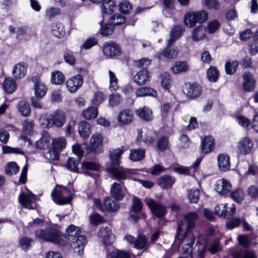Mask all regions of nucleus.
I'll list each match as a JSON object with an SVG mask.
<instances>
[{
    "label": "nucleus",
    "instance_id": "69168bd1",
    "mask_svg": "<svg viewBox=\"0 0 258 258\" xmlns=\"http://www.w3.org/2000/svg\"><path fill=\"white\" fill-rule=\"evenodd\" d=\"M82 85V82H66L68 90L71 93L75 92Z\"/></svg>",
    "mask_w": 258,
    "mask_h": 258
},
{
    "label": "nucleus",
    "instance_id": "423d86ee",
    "mask_svg": "<svg viewBox=\"0 0 258 258\" xmlns=\"http://www.w3.org/2000/svg\"><path fill=\"white\" fill-rule=\"evenodd\" d=\"M18 200L24 208L34 209L36 207V196L29 190L21 192L19 196Z\"/></svg>",
    "mask_w": 258,
    "mask_h": 258
},
{
    "label": "nucleus",
    "instance_id": "052dcab7",
    "mask_svg": "<svg viewBox=\"0 0 258 258\" xmlns=\"http://www.w3.org/2000/svg\"><path fill=\"white\" fill-rule=\"evenodd\" d=\"M149 77V72L147 70L143 69L138 72L134 76L133 81H147Z\"/></svg>",
    "mask_w": 258,
    "mask_h": 258
},
{
    "label": "nucleus",
    "instance_id": "09e8293b",
    "mask_svg": "<svg viewBox=\"0 0 258 258\" xmlns=\"http://www.w3.org/2000/svg\"><path fill=\"white\" fill-rule=\"evenodd\" d=\"M231 197L236 202H241L244 199V193L241 188H237L231 192Z\"/></svg>",
    "mask_w": 258,
    "mask_h": 258
},
{
    "label": "nucleus",
    "instance_id": "c9c22d12",
    "mask_svg": "<svg viewBox=\"0 0 258 258\" xmlns=\"http://www.w3.org/2000/svg\"><path fill=\"white\" fill-rule=\"evenodd\" d=\"M240 165L243 166L244 167H241L238 169V170L240 172H243L246 175H254L258 171L257 167L253 165H248V170H246V167L248 165V163L246 161L242 162Z\"/></svg>",
    "mask_w": 258,
    "mask_h": 258
},
{
    "label": "nucleus",
    "instance_id": "bb28decb",
    "mask_svg": "<svg viewBox=\"0 0 258 258\" xmlns=\"http://www.w3.org/2000/svg\"><path fill=\"white\" fill-rule=\"evenodd\" d=\"M183 31L184 29L181 25L175 26L170 32V38L168 40V45H171L173 42L178 39Z\"/></svg>",
    "mask_w": 258,
    "mask_h": 258
},
{
    "label": "nucleus",
    "instance_id": "412c9836",
    "mask_svg": "<svg viewBox=\"0 0 258 258\" xmlns=\"http://www.w3.org/2000/svg\"><path fill=\"white\" fill-rule=\"evenodd\" d=\"M134 119V114L132 110L125 109L120 112L117 116V121L120 125H126Z\"/></svg>",
    "mask_w": 258,
    "mask_h": 258
},
{
    "label": "nucleus",
    "instance_id": "4d7b16f0",
    "mask_svg": "<svg viewBox=\"0 0 258 258\" xmlns=\"http://www.w3.org/2000/svg\"><path fill=\"white\" fill-rule=\"evenodd\" d=\"M199 197L200 191L198 189H191L188 192V199L190 203H197Z\"/></svg>",
    "mask_w": 258,
    "mask_h": 258
},
{
    "label": "nucleus",
    "instance_id": "0eeeda50",
    "mask_svg": "<svg viewBox=\"0 0 258 258\" xmlns=\"http://www.w3.org/2000/svg\"><path fill=\"white\" fill-rule=\"evenodd\" d=\"M108 170L113 175V177L118 180H124L130 177V175L135 173V170L122 167L110 165L108 167Z\"/></svg>",
    "mask_w": 258,
    "mask_h": 258
},
{
    "label": "nucleus",
    "instance_id": "72a5a7b5",
    "mask_svg": "<svg viewBox=\"0 0 258 258\" xmlns=\"http://www.w3.org/2000/svg\"><path fill=\"white\" fill-rule=\"evenodd\" d=\"M174 182L175 179L169 175H164L158 179L159 185L164 189L170 188Z\"/></svg>",
    "mask_w": 258,
    "mask_h": 258
},
{
    "label": "nucleus",
    "instance_id": "3c124183",
    "mask_svg": "<svg viewBox=\"0 0 258 258\" xmlns=\"http://www.w3.org/2000/svg\"><path fill=\"white\" fill-rule=\"evenodd\" d=\"M19 171V167L16 162H11L8 163L6 167V172L8 175L16 174Z\"/></svg>",
    "mask_w": 258,
    "mask_h": 258
},
{
    "label": "nucleus",
    "instance_id": "6e6552de",
    "mask_svg": "<svg viewBox=\"0 0 258 258\" xmlns=\"http://www.w3.org/2000/svg\"><path fill=\"white\" fill-rule=\"evenodd\" d=\"M178 234V237L180 239H182V241L180 244L181 251L184 253L188 254H191L192 246L194 242L195 237L191 232H186L185 234L180 236Z\"/></svg>",
    "mask_w": 258,
    "mask_h": 258
},
{
    "label": "nucleus",
    "instance_id": "f257e3e1",
    "mask_svg": "<svg viewBox=\"0 0 258 258\" xmlns=\"http://www.w3.org/2000/svg\"><path fill=\"white\" fill-rule=\"evenodd\" d=\"M67 121L64 112L61 110H56L50 114H42L39 118L40 125L44 128H50L53 127L60 128Z\"/></svg>",
    "mask_w": 258,
    "mask_h": 258
},
{
    "label": "nucleus",
    "instance_id": "9d476101",
    "mask_svg": "<svg viewBox=\"0 0 258 258\" xmlns=\"http://www.w3.org/2000/svg\"><path fill=\"white\" fill-rule=\"evenodd\" d=\"M182 91L188 97L194 98L200 95L202 89L196 82H186L182 87Z\"/></svg>",
    "mask_w": 258,
    "mask_h": 258
},
{
    "label": "nucleus",
    "instance_id": "a18cd8bd",
    "mask_svg": "<svg viewBox=\"0 0 258 258\" xmlns=\"http://www.w3.org/2000/svg\"><path fill=\"white\" fill-rule=\"evenodd\" d=\"M103 19L99 22L100 34L102 36H107L113 32L112 25L111 23L103 24Z\"/></svg>",
    "mask_w": 258,
    "mask_h": 258
},
{
    "label": "nucleus",
    "instance_id": "4be33fe9",
    "mask_svg": "<svg viewBox=\"0 0 258 258\" xmlns=\"http://www.w3.org/2000/svg\"><path fill=\"white\" fill-rule=\"evenodd\" d=\"M110 192L113 198L120 200L124 196L125 187L117 182H114L110 187Z\"/></svg>",
    "mask_w": 258,
    "mask_h": 258
},
{
    "label": "nucleus",
    "instance_id": "a19ab883",
    "mask_svg": "<svg viewBox=\"0 0 258 258\" xmlns=\"http://www.w3.org/2000/svg\"><path fill=\"white\" fill-rule=\"evenodd\" d=\"M136 95L138 97L144 96H152L155 97L157 96V92L151 88L141 87L137 90Z\"/></svg>",
    "mask_w": 258,
    "mask_h": 258
},
{
    "label": "nucleus",
    "instance_id": "79ce46f5",
    "mask_svg": "<svg viewBox=\"0 0 258 258\" xmlns=\"http://www.w3.org/2000/svg\"><path fill=\"white\" fill-rule=\"evenodd\" d=\"M81 229L79 227L74 225H71L67 229L66 234L71 237H74L72 240H75L78 236L81 235Z\"/></svg>",
    "mask_w": 258,
    "mask_h": 258
},
{
    "label": "nucleus",
    "instance_id": "9b49d317",
    "mask_svg": "<svg viewBox=\"0 0 258 258\" xmlns=\"http://www.w3.org/2000/svg\"><path fill=\"white\" fill-rule=\"evenodd\" d=\"M123 240L128 244H134V247L138 249L145 248L147 244L146 238L143 234H139L137 238L127 234L124 237Z\"/></svg>",
    "mask_w": 258,
    "mask_h": 258
},
{
    "label": "nucleus",
    "instance_id": "680f3d73",
    "mask_svg": "<svg viewBox=\"0 0 258 258\" xmlns=\"http://www.w3.org/2000/svg\"><path fill=\"white\" fill-rule=\"evenodd\" d=\"M3 87L7 94H11L15 91L17 85L16 82H4Z\"/></svg>",
    "mask_w": 258,
    "mask_h": 258
},
{
    "label": "nucleus",
    "instance_id": "5701e85b",
    "mask_svg": "<svg viewBox=\"0 0 258 258\" xmlns=\"http://www.w3.org/2000/svg\"><path fill=\"white\" fill-rule=\"evenodd\" d=\"M215 146L214 139L212 136H207L204 138L201 144V151L204 154L211 152Z\"/></svg>",
    "mask_w": 258,
    "mask_h": 258
},
{
    "label": "nucleus",
    "instance_id": "37998d69",
    "mask_svg": "<svg viewBox=\"0 0 258 258\" xmlns=\"http://www.w3.org/2000/svg\"><path fill=\"white\" fill-rule=\"evenodd\" d=\"M239 65V62L237 60H234L232 61H227L225 64V69L226 73L228 75L234 74L237 68Z\"/></svg>",
    "mask_w": 258,
    "mask_h": 258
},
{
    "label": "nucleus",
    "instance_id": "20e7f679",
    "mask_svg": "<svg viewBox=\"0 0 258 258\" xmlns=\"http://www.w3.org/2000/svg\"><path fill=\"white\" fill-rule=\"evenodd\" d=\"M208 18V14L204 11L189 12L187 13L184 19V24L187 27L192 28L197 23H202Z\"/></svg>",
    "mask_w": 258,
    "mask_h": 258
},
{
    "label": "nucleus",
    "instance_id": "338daca9",
    "mask_svg": "<svg viewBox=\"0 0 258 258\" xmlns=\"http://www.w3.org/2000/svg\"><path fill=\"white\" fill-rule=\"evenodd\" d=\"M143 208V204L141 200L136 197H134L133 199V205L132 206V210L137 213L141 211Z\"/></svg>",
    "mask_w": 258,
    "mask_h": 258
},
{
    "label": "nucleus",
    "instance_id": "f03ea898",
    "mask_svg": "<svg viewBox=\"0 0 258 258\" xmlns=\"http://www.w3.org/2000/svg\"><path fill=\"white\" fill-rule=\"evenodd\" d=\"M35 236L36 238L45 241L63 244V236L60 234L59 230L55 228L48 227L45 229H38L35 232Z\"/></svg>",
    "mask_w": 258,
    "mask_h": 258
},
{
    "label": "nucleus",
    "instance_id": "2eb2a0df",
    "mask_svg": "<svg viewBox=\"0 0 258 258\" xmlns=\"http://www.w3.org/2000/svg\"><path fill=\"white\" fill-rule=\"evenodd\" d=\"M98 236L100 240L105 245L111 244L115 240V236L111 230L105 227L100 229Z\"/></svg>",
    "mask_w": 258,
    "mask_h": 258
},
{
    "label": "nucleus",
    "instance_id": "7c9ffc66",
    "mask_svg": "<svg viewBox=\"0 0 258 258\" xmlns=\"http://www.w3.org/2000/svg\"><path fill=\"white\" fill-rule=\"evenodd\" d=\"M206 28L203 25H200L194 29L192 32L191 38L195 41H199L204 38Z\"/></svg>",
    "mask_w": 258,
    "mask_h": 258
},
{
    "label": "nucleus",
    "instance_id": "de8ad7c7",
    "mask_svg": "<svg viewBox=\"0 0 258 258\" xmlns=\"http://www.w3.org/2000/svg\"><path fill=\"white\" fill-rule=\"evenodd\" d=\"M89 219L91 225L96 226L104 221L103 217L100 215L94 213L89 216Z\"/></svg>",
    "mask_w": 258,
    "mask_h": 258
},
{
    "label": "nucleus",
    "instance_id": "e433bc0d",
    "mask_svg": "<svg viewBox=\"0 0 258 258\" xmlns=\"http://www.w3.org/2000/svg\"><path fill=\"white\" fill-rule=\"evenodd\" d=\"M145 151L143 149H132L130 151V158L133 161H139L144 158Z\"/></svg>",
    "mask_w": 258,
    "mask_h": 258
},
{
    "label": "nucleus",
    "instance_id": "864d4df0",
    "mask_svg": "<svg viewBox=\"0 0 258 258\" xmlns=\"http://www.w3.org/2000/svg\"><path fill=\"white\" fill-rule=\"evenodd\" d=\"M120 11L122 13L127 14L132 10V5L127 0L122 1L118 5Z\"/></svg>",
    "mask_w": 258,
    "mask_h": 258
},
{
    "label": "nucleus",
    "instance_id": "6e6d98bb",
    "mask_svg": "<svg viewBox=\"0 0 258 258\" xmlns=\"http://www.w3.org/2000/svg\"><path fill=\"white\" fill-rule=\"evenodd\" d=\"M110 22L112 26L119 25L125 22V18L119 14H116L110 18Z\"/></svg>",
    "mask_w": 258,
    "mask_h": 258
},
{
    "label": "nucleus",
    "instance_id": "dca6fc26",
    "mask_svg": "<svg viewBox=\"0 0 258 258\" xmlns=\"http://www.w3.org/2000/svg\"><path fill=\"white\" fill-rule=\"evenodd\" d=\"M231 188L232 185L230 182L224 178L218 180L215 183V189L220 195L226 194Z\"/></svg>",
    "mask_w": 258,
    "mask_h": 258
},
{
    "label": "nucleus",
    "instance_id": "39448f33",
    "mask_svg": "<svg viewBox=\"0 0 258 258\" xmlns=\"http://www.w3.org/2000/svg\"><path fill=\"white\" fill-rule=\"evenodd\" d=\"M198 217L196 213H190L184 216L185 222L182 221L178 224L177 232L180 236L185 234L186 232H190L189 230L195 225Z\"/></svg>",
    "mask_w": 258,
    "mask_h": 258
},
{
    "label": "nucleus",
    "instance_id": "4c0bfd02",
    "mask_svg": "<svg viewBox=\"0 0 258 258\" xmlns=\"http://www.w3.org/2000/svg\"><path fill=\"white\" fill-rule=\"evenodd\" d=\"M98 114L97 107H90L84 110L82 112L83 117L86 119L90 120L95 118Z\"/></svg>",
    "mask_w": 258,
    "mask_h": 258
},
{
    "label": "nucleus",
    "instance_id": "4468645a",
    "mask_svg": "<svg viewBox=\"0 0 258 258\" xmlns=\"http://www.w3.org/2000/svg\"><path fill=\"white\" fill-rule=\"evenodd\" d=\"M146 203L152 213L158 217L164 216L166 213V208L162 205L156 203L153 200L147 199Z\"/></svg>",
    "mask_w": 258,
    "mask_h": 258
},
{
    "label": "nucleus",
    "instance_id": "aec40b11",
    "mask_svg": "<svg viewBox=\"0 0 258 258\" xmlns=\"http://www.w3.org/2000/svg\"><path fill=\"white\" fill-rule=\"evenodd\" d=\"M218 166L220 171H226L230 169V156L225 153L219 154L217 158Z\"/></svg>",
    "mask_w": 258,
    "mask_h": 258
},
{
    "label": "nucleus",
    "instance_id": "49530a36",
    "mask_svg": "<svg viewBox=\"0 0 258 258\" xmlns=\"http://www.w3.org/2000/svg\"><path fill=\"white\" fill-rule=\"evenodd\" d=\"M104 205L106 209L110 211H115L119 208L118 204L110 198H106L104 199Z\"/></svg>",
    "mask_w": 258,
    "mask_h": 258
},
{
    "label": "nucleus",
    "instance_id": "c756f323",
    "mask_svg": "<svg viewBox=\"0 0 258 258\" xmlns=\"http://www.w3.org/2000/svg\"><path fill=\"white\" fill-rule=\"evenodd\" d=\"M52 34L58 38L62 37L66 34V31L63 25L58 22H54L51 25Z\"/></svg>",
    "mask_w": 258,
    "mask_h": 258
},
{
    "label": "nucleus",
    "instance_id": "58836bf2",
    "mask_svg": "<svg viewBox=\"0 0 258 258\" xmlns=\"http://www.w3.org/2000/svg\"><path fill=\"white\" fill-rule=\"evenodd\" d=\"M52 144L54 149L61 151L66 148L67 142L64 137H60L53 139L52 141Z\"/></svg>",
    "mask_w": 258,
    "mask_h": 258
},
{
    "label": "nucleus",
    "instance_id": "b1692460",
    "mask_svg": "<svg viewBox=\"0 0 258 258\" xmlns=\"http://www.w3.org/2000/svg\"><path fill=\"white\" fill-rule=\"evenodd\" d=\"M103 141V138L101 134L99 133L93 134L90 140L92 150L96 152L101 148Z\"/></svg>",
    "mask_w": 258,
    "mask_h": 258
},
{
    "label": "nucleus",
    "instance_id": "f704fd0d",
    "mask_svg": "<svg viewBox=\"0 0 258 258\" xmlns=\"http://www.w3.org/2000/svg\"><path fill=\"white\" fill-rule=\"evenodd\" d=\"M188 69V65L187 62L184 61H176L171 68L172 72L173 74L186 72Z\"/></svg>",
    "mask_w": 258,
    "mask_h": 258
},
{
    "label": "nucleus",
    "instance_id": "a878e982",
    "mask_svg": "<svg viewBox=\"0 0 258 258\" xmlns=\"http://www.w3.org/2000/svg\"><path fill=\"white\" fill-rule=\"evenodd\" d=\"M34 90L35 97L41 99L46 93L47 88L43 82H35Z\"/></svg>",
    "mask_w": 258,
    "mask_h": 258
},
{
    "label": "nucleus",
    "instance_id": "473e14b6",
    "mask_svg": "<svg viewBox=\"0 0 258 258\" xmlns=\"http://www.w3.org/2000/svg\"><path fill=\"white\" fill-rule=\"evenodd\" d=\"M136 113L141 118L145 120H151L153 117L152 111L145 107L137 109Z\"/></svg>",
    "mask_w": 258,
    "mask_h": 258
},
{
    "label": "nucleus",
    "instance_id": "a211bd4d",
    "mask_svg": "<svg viewBox=\"0 0 258 258\" xmlns=\"http://www.w3.org/2000/svg\"><path fill=\"white\" fill-rule=\"evenodd\" d=\"M253 145V142L250 138L244 137L238 143L237 148L240 153L246 155L250 153Z\"/></svg>",
    "mask_w": 258,
    "mask_h": 258
},
{
    "label": "nucleus",
    "instance_id": "c03bdc74",
    "mask_svg": "<svg viewBox=\"0 0 258 258\" xmlns=\"http://www.w3.org/2000/svg\"><path fill=\"white\" fill-rule=\"evenodd\" d=\"M22 131L24 133L30 135L32 133L34 126V122L33 120L26 119L22 122Z\"/></svg>",
    "mask_w": 258,
    "mask_h": 258
},
{
    "label": "nucleus",
    "instance_id": "bf43d9fd",
    "mask_svg": "<svg viewBox=\"0 0 258 258\" xmlns=\"http://www.w3.org/2000/svg\"><path fill=\"white\" fill-rule=\"evenodd\" d=\"M104 95L103 93L100 91L94 93L93 97L91 100L92 104L96 106L99 105L104 100Z\"/></svg>",
    "mask_w": 258,
    "mask_h": 258
},
{
    "label": "nucleus",
    "instance_id": "603ef678",
    "mask_svg": "<svg viewBox=\"0 0 258 258\" xmlns=\"http://www.w3.org/2000/svg\"><path fill=\"white\" fill-rule=\"evenodd\" d=\"M79 161L78 159L73 158H69L66 164V167L69 170L74 172H77L78 170V165Z\"/></svg>",
    "mask_w": 258,
    "mask_h": 258
},
{
    "label": "nucleus",
    "instance_id": "1a4fd4ad",
    "mask_svg": "<svg viewBox=\"0 0 258 258\" xmlns=\"http://www.w3.org/2000/svg\"><path fill=\"white\" fill-rule=\"evenodd\" d=\"M103 54L107 58L120 55L121 51L119 46L112 41L105 42L102 46Z\"/></svg>",
    "mask_w": 258,
    "mask_h": 258
},
{
    "label": "nucleus",
    "instance_id": "13d9d810",
    "mask_svg": "<svg viewBox=\"0 0 258 258\" xmlns=\"http://www.w3.org/2000/svg\"><path fill=\"white\" fill-rule=\"evenodd\" d=\"M81 165L83 169L98 171L100 168L99 165L93 162L84 161L82 163Z\"/></svg>",
    "mask_w": 258,
    "mask_h": 258
},
{
    "label": "nucleus",
    "instance_id": "c85d7f7f",
    "mask_svg": "<svg viewBox=\"0 0 258 258\" xmlns=\"http://www.w3.org/2000/svg\"><path fill=\"white\" fill-rule=\"evenodd\" d=\"M123 152L122 148L113 149L110 151V165L118 166L120 164V158Z\"/></svg>",
    "mask_w": 258,
    "mask_h": 258
},
{
    "label": "nucleus",
    "instance_id": "393cba45",
    "mask_svg": "<svg viewBox=\"0 0 258 258\" xmlns=\"http://www.w3.org/2000/svg\"><path fill=\"white\" fill-rule=\"evenodd\" d=\"M78 131L82 138H88L91 133V126L86 121H80L78 123Z\"/></svg>",
    "mask_w": 258,
    "mask_h": 258
},
{
    "label": "nucleus",
    "instance_id": "ea45409f",
    "mask_svg": "<svg viewBox=\"0 0 258 258\" xmlns=\"http://www.w3.org/2000/svg\"><path fill=\"white\" fill-rule=\"evenodd\" d=\"M18 108L21 114L25 116H28L31 114V108L27 102L21 100L18 103Z\"/></svg>",
    "mask_w": 258,
    "mask_h": 258
},
{
    "label": "nucleus",
    "instance_id": "e2e57ef3",
    "mask_svg": "<svg viewBox=\"0 0 258 258\" xmlns=\"http://www.w3.org/2000/svg\"><path fill=\"white\" fill-rule=\"evenodd\" d=\"M158 149L161 151H164L168 147V139L167 137L163 136L159 138L157 143Z\"/></svg>",
    "mask_w": 258,
    "mask_h": 258
},
{
    "label": "nucleus",
    "instance_id": "7ed1b4c3",
    "mask_svg": "<svg viewBox=\"0 0 258 258\" xmlns=\"http://www.w3.org/2000/svg\"><path fill=\"white\" fill-rule=\"evenodd\" d=\"M72 192L66 187L57 185L51 192L53 201L57 205H65L72 200Z\"/></svg>",
    "mask_w": 258,
    "mask_h": 258
},
{
    "label": "nucleus",
    "instance_id": "ddd939ff",
    "mask_svg": "<svg viewBox=\"0 0 258 258\" xmlns=\"http://www.w3.org/2000/svg\"><path fill=\"white\" fill-rule=\"evenodd\" d=\"M235 207L233 204L228 207V204H218L215 207V213L220 217L226 218L228 216H231L235 212Z\"/></svg>",
    "mask_w": 258,
    "mask_h": 258
},
{
    "label": "nucleus",
    "instance_id": "8fccbe9b",
    "mask_svg": "<svg viewBox=\"0 0 258 258\" xmlns=\"http://www.w3.org/2000/svg\"><path fill=\"white\" fill-rule=\"evenodd\" d=\"M207 76L209 81H217L218 79L219 72L213 66H211L207 71Z\"/></svg>",
    "mask_w": 258,
    "mask_h": 258
},
{
    "label": "nucleus",
    "instance_id": "f8f14e48",
    "mask_svg": "<svg viewBox=\"0 0 258 258\" xmlns=\"http://www.w3.org/2000/svg\"><path fill=\"white\" fill-rule=\"evenodd\" d=\"M178 55V50L171 48L170 45H168L167 43L166 47L162 50H160L157 53L156 56L160 60L170 59L175 58Z\"/></svg>",
    "mask_w": 258,
    "mask_h": 258
},
{
    "label": "nucleus",
    "instance_id": "6ab92c4d",
    "mask_svg": "<svg viewBox=\"0 0 258 258\" xmlns=\"http://www.w3.org/2000/svg\"><path fill=\"white\" fill-rule=\"evenodd\" d=\"M86 243V239L83 235H80L74 240L71 243V247L75 253L78 255H82L83 253L84 246Z\"/></svg>",
    "mask_w": 258,
    "mask_h": 258
},
{
    "label": "nucleus",
    "instance_id": "774afa93",
    "mask_svg": "<svg viewBox=\"0 0 258 258\" xmlns=\"http://www.w3.org/2000/svg\"><path fill=\"white\" fill-rule=\"evenodd\" d=\"M233 258H256L253 252L247 251L243 254L241 251L235 252L232 254Z\"/></svg>",
    "mask_w": 258,
    "mask_h": 258
},
{
    "label": "nucleus",
    "instance_id": "cd10ccee",
    "mask_svg": "<svg viewBox=\"0 0 258 258\" xmlns=\"http://www.w3.org/2000/svg\"><path fill=\"white\" fill-rule=\"evenodd\" d=\"M116 4L114 0H103L102 5L103 17L105 14H112L116 8Z\"/></svg>",
    "mask_w": 258,
    "mask_h": 258
},
{
    "label": "nucleus",
    "instance_id": "0e129e2a",
    "mask_svg": "<svg viewBox=\"0 0 258 258\" xmlns=\"http://www.w3.org/2000/svg\"><path fill=\"white\" fill-rule=\"evenodd\" d=\"M111 258H131V254L129 252L116 250L110 253Z\"/></svg>",
    "mask_w": 258,
    "mask_h": 258
},
{
    "label": "nucleus",
    "instance_id": "2f4dec72",
    "mask_svg": "<svg viewBox=\"0 0 258 258\" xmlns=\"http://www.w3.org/2000/svg\"><path fill=\"white\" fill-rule=\"evenodd\" d=\"M51 137L47 133H43L40 139L36 142V146L40 149H47L50 144Z\"/></svg>",
    "mask_w": 258,
    "mask_h": 258
},
{
    "label": "nucleus",
    "instance_id": "5fc2aeb1",
    "mask_svg": "<svg viewBox=\"0 0 258 258\" xmlns=\"http://www.w3.org/2000/svg\"><path fill=\"white\" fill-rule=\"evenodd\" d=\"M121 101L122 99L118 94H111L109 96L108 102L110 106H116L120 104Z\"/></svg>",
    "mask_w": 258,
    "mask_h": 258
},
{
    "label": "nucleus",
    "instance_id": "f3484780",
    "mask_svg": "<svg viewBox=\"0 0 258 258\" xmlns=\"http://www.w3.org/2000/svg\"><path fill=\"white\" fill-rule=\"evenodd\" d=\"M28 69L27 64L23 61L20 62L13 67L12 75L15 79L23 78L26 75Z\"/></svg>",
    "mask_w": 258,
    "mask_h": 258
}]
</instances>
